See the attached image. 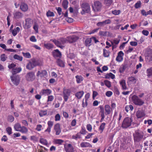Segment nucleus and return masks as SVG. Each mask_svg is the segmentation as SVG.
<instances>
[{
	"label": "nucleus",
	"instance_id": "nucleus-60",
	"mask_svg": "<svg viewBox=\"0 0 152 152\" xmlns=\"http://www.w3.org/2000/svg\"><path fill=\"white\" fill-rule=\"evenodd\" d=\"M47 114V112L45 111H41L39 113L40 116H42L44 115H45Z\"/></svg>",
	"mask_w": 152,
	"mask_h": 152
},
{
	"label": "nucleus",
	"instance_id": "nucleus-4",
	"mask_svg": "<svg viewBox=\"0 0 152 152\" xmlns=\"http://www.w3.org/2000/svg\"><path fill=\"white\" fill-rule=\"evenodd\" d=\"M37 65V62L35 59H32L27 64L26 68L27 69L31 70Z\"/></svg>",
	"mask_w": 152,
	"mask_h": 152
},
{
	"label": "nucleus",
	"instance_id": "nucleus-46",
	"mask_svg": "<svg viewBox=\"0 0 152 152\" xmlns=\"http://www.w3.org/2000/svg\"><path fill=\"white\" fill-rule=\"evenodd\" d=\"M104 26L107 24H109L111 22V20L110 19L106 20L104 21H102Z\"/></svg>",
	"mask_w": 152,
	"mask_h": 152
},
{
	"label": "nucleus",
	"instance_id": "nucleus-53",
	"mask_svg": "<svg viewBox=\"0 0 152 152\" xmlns=\"http://www.w3.org/2000/svg\"><path fill=\"white\" fill-rule=\"evenodd\" d=\"M107 33V31H100L99 32V35L100 36H105L106 35Z\"/></svg>",
	"mask_w": 152,
	"mask_h": 152
},
{
	"label": "nucleus",
	"instance_id": "nucleus-54",
	"mask_svg": "<svg viewBox=\"0 0 152 152\" xmlns=\"http://www.w3.org/2000/svg\"><path fill=\"white\" fill-rule=\"evenodd\" d=\"M47 15L48 17H52L54 16V14L53 12L48 11L47 13Z\"/></svg>",
	"mask_w": 152,
	"mask_h": 152
},
{
	"label": "nucleus",
	"instance_id": "nucleus-10",
	"mask_svg": "<svg viewBox=\"0 0 152 152\" xmlns=\"http://www.w3.org/2000/svg\"><path fill=\"white\" fill-rule=\"evenodd\" d=\"M79 39L78 36L76 35H72L68 37L66 39L67 41L70 43L76 42Z\"/></svg>",
	"mask_w": 152,
	"mask_h": 152
},
{
	"label": "nucleus",
	"instance_id": "nucleus-62",
	"mask_svg": "<svg viewBox=\"0 0 152 152\" xmlns=\"http://www.w3.org/2000/svg\"><path fill=\"white\" fill-rule=\"evenodd\" d=\"M56 9L59 15H60L61 14V8L60 7H56Z\"/></svg>",
	"mask_w": 152,
	"mask_h": 152
},
{
	"label": "nucleus",
	"instance_id": "nucleus-20",
	"mask_svg": "<svg viewBox=\"0 0 152 152\" xmlns=\"http://www.w3.org/2000/svg\"><path fill=\"white\" fill-rule=\"evenodd\" d=\"M22 69L20 67H15L14 69H13L11 72L12 75H15L17 73L20 72L21 71Z\"/></svg>",
	"mask_w": 152,
	"mask_h": 152
},
{
	"label": "nucleus",
	"instance_id": "nucleus-6",
	"mask_svg": "<svg viewBox=\"0 0 152 152\" xmlns=\"http://www.w3.org/2000/svg\"><path fill=\"white\" fill-rule=\"evenodd\" d=\"M93 10L94 11H99L101 9L102 5V3L99 1H96L94 2L92 6Z\"/></svg>",
	"mask_w": 152,
	"mask_h": 152
},
{
	"label": "nucleus",
	"instance_id": "nucleus-30",
	"mask_svg": "<svg viewBox=\"0 0 152 152\" xmlns=\"http://www.w3.org/2000/svg\"><path fill=\"white\" fill-rule=\"evenodd\" d=\"M112 3V0H104V4L107 6H110Z\"/></svg>",
	"mask_w": 152,
	"mask_h": 152
},
{
	"label": "nucleus",
	"instance_id": "nucleus-15",
	"mask_svg": "<svg viewBox=\"0 0 152 152\" xmlns=\"http://www.w3.org/2000/svg\"><path fill=\"white\" fill-rule=\"evenodd\" d=\"M64 149L66 152H73L74 149L70 144H68L67 145H65Z\"/></svg>",
	"mask_w": 152,
	"mask_h": 152
},
{
	"label": "nucleus",
	"instance_id": "nucleus-50",
	"mask_svg": "<svg viewBox=\"0 0 152 152\" xmlns=\"http://www.w3.org/2000/svg\"><path fill=\"white\" fill-rule=\"evenodd\" d=\"M14 119V118L13 116L12 115H9L8 116V120L10 122H13Z\"/></svg>",
	"mask_w": 152,
	"mask_h": 152
},
{
	"label": "nucleus",
	"instance_id": "nucleus-42",
	"mask_svg": "<svg viewBox=\"0 0 152 152\" xmlns=\"http://www.w3.org/2000/svg\"><path fill=\"white\" fill-rule=\"evenodd\" d=\"M141 3L140 1H138L134 5V7L135 8L137 9L141 7Z\"/></svg>",
	"mask_w": 152,
	"mask_h": 152
},
{
	"label": "nucleus",
	"instance_id": "nucleus-41",
	"mask_svg": "<svg viewBox=\"0 0 152 152\" xmlns=\"http://www.w3.org/2000/svg\"><path fill=\"white\" fill-rule=\"evenodd\" d=\"M22 54L23 56L26 58H30L31 57L30 54L28 52L26 53L23 52Z\"/></svg>",
	"mask_w": 152,
	"mask_h": 152
},
{
	"label": "nucleus",
	"instance_id": "nucleus-18",
	"mask_svg": "<svg viewBox=\"0 0 152 152\" xmlns=\"http://www.w3.org/2000/svg\"><path fill=\"white\" fill-rule=\"evenodd\" d=\"M53 56L55 57H60L61 56V53L58 49L54 50L53 52Z\"/></svg>",
	"mask_w": 152,
	"mask_h": 152
},
{
	"label": "nucleus",
	"instance_id": "nucleus-21",
	"mask_svg": "<svg viewBox=\"0 0 152 152\" xmlns=\"http://www.w3.org/2000/svg\"><path fill=\"white\" fill-rule=\"evenodd\" d=\"M144 113L140 110H138L136 113L137 117L138 118H140L145 116Z\"/></svg>",
	"mask_w": 152,
	"mask_h": 152
},
{
	"label": "nucleus",
	"instance_id": "nucleus-59",
	"mask_svg": "<svg viewBox=\"0 0 152 152\" xmlns=\"http://www.w3.org/2000/svg\"><path fill=\"white\" fill-rule=\"evenodd\" d=\"M113 93L112 91H107L106 93V95L108 97H110L112 94Z\"/></svg>",
	"mask_w": 152,
	"mask_h": 152
},
{
	"label": "nucleus",
	"instance_id": "nucleus-57",
	"mask_svg": "<svg viewBox=\"0 0 152 152\" xmlns=\"http://www.w3.org/2000/svg\"><path fill=\"white\" fill-rule=\"evenodd\" d=\"M60 116L59 114L56 115L55 116V120L56 121H58L60 120Z\"/></svg>",
	"mask_w": 152,
	"mask_h": 152
},
{
	"label": "nucleus",
	"instance_id": "nucleus-56",
	"mask_svg": "<svg viewBox=\"0 0 152 152\" xmlns=\"http://www.w3.org/2000/svg\"><path fill=\"white\" fill-rule=\"evenodd\" d=\"M54 99V97L52 95L49 96L48 97L47 102L52 101Z\"/></svg>",
	"mask_w": 152,
	"mask_h": 152
},
{
	"label": "nucleus",
	"instance_id": "nucleus-9",
	"mask_svg": "<svg viewBox=\"0 0 152 152\" xmlns=\"http://www.w3.org/2000/svg\"><path fill=\"white\" fill-rule=\"evenodd\" d=\"M13 83L16 86L18 85L20 81V78L19 76L17 75H12L10 77Z\"/></svg>",
	"mask_w": 152,
	"mask_h": 152
},
{
	"label": "nucleus",
	"instance_id": "nucleus-51",
	"mask_svg": "<svg viewBox=\"0 0 152 152\" xmlns=\"http://www.w3.org/2000/svg\"><path fill=\"white\" fill-rule=\"evenodd\" d=\"M16 64L14 63H12L10 64H9L8 66V68L10 69H14L16 66Z\"/></svg>",
	"mask_w": 152,
	"mask_h": 152
},
{
	"label": "nucleus",
	"instance_id": "nucleus-24",
	"mask_svg": "<svg viewBox=\"0 0 152 152\" xmlns=\"http://www.w3.org/2000/svg\"><path fill=\"white\" fill-rule=\"evenodd\" d=\"M80 145L82 148L91 147V145L88 142H82L80 144Z\"/></svg>",
	"mask_w": 152,
	"mask_h": 152
},
{
	"label": "nucleus",
	"instance_id": "nucleus-45",
	"mask_svg": "<svg viewBox=\"0 0 152 152\" xmlns=\"http://www.w3.org/2000/svg\"><path fill=\"white\" fill-rule=\"evenodd\" d=\"M72 138L75 139H77V138H81V134L80 133H77L75 135H73Z\"/></svg>",
	"mask_w": 152,
	"mask_h": 152
},
{
	"label": "nucleus",
	"instance_id": "nucleus-64",
	"mask_svg": "<svg viewBox=\"0 0 152 152\" xmlns=\"http://www.w3.org/2000/svg\"><path fill=\"white\" fill-rule=\"evenodd\" d=\"M123 59V58H121V57H119L118 56H117L116 58V60L118 62H121V61Z\"/></svg>",
	"mask_w": 152,
	"mask_h": 152
},
{
	"label": "nucleus",
	"instance_id": "nucleus-17",
	"mask_svg": "<svg viewBox=\"0 0 152 152\" xmlns=\"http://www.w3.org/2000/svg\"><path fill=\"white\" fill-rule=\"evenodd\" d=\"M20 8L22 11L26 12L28 10V6L26 3H21L20 6Z\"/></svg>",
	"mask_w": 152,
	"mask_h": 152
},
{
	"label": "nucleus",
	"instance_id": "nucleus-44",
	"mask_svg": "<svg viewBox=\"0 0 152 152\" xmlns=\"http://www.w3.org/2000/svg\"><path fill=\"white\" fill-rule=\"evenodd\" d=\"M54 142L56 144L61 145L64 142V141L61 139H56L54 140Z\"/></svg>",
	"mask_w": 152,
	"mask_h": 152
},
{
	"label": "nucleus",
	"instance_id": "nucleus-11",
	"mask_svg": "<svg viewBox=\"0 0 152 152\" xmlns=\"http://www.w3.org/2000/svg\"><path fill=\"white\" fill-rule=\"evenodd\" d=\"M70 90L68 89H64L63 92L64 98V101L66 102L70 96Z\"/></svg>",
	"mask_w": 152,
	"mask_h": 152
},
{
	"label": "nucleus",
	"instance_id": "nucleus-37",
	"mask_svg": "<svg viewBox=\"0 0 152 152\" xmlns=\"http://www.w3.org/2000/svg\"><path fill=\"white\" fill-rule=\"evenodd\" d=\"M45 47L47 49H50L53 48V45L50 43H47L44 44Z\"/></svg>",
	"mask_w": 152,
	"mask_h": 152
},
{
	"label": "nucleus",
	"instance_id": "nucleus-27",
	"mask_svg": "<svg viewBox=\"0 0 152 152\" xmlns=\"http://www.w3.org/2000/svg\"><path fill=\"white\" fill-rule=\"evenodd\" d=\"M110 52L105 49H103V55L104 57H108L110 56Z\"/></svg>",
	"mask_w": 152,
	"mask_h": 152
},
{
	"label": "nucleus",
	"instance_id": "nucleus-48",
	"mask_svg": "<svg viewBox=\"0 0 152 152\" xmlns=\"http://www.w3.org/2000/svg\"><path fill=\"white\" fill-rule=\"evenodd\" d=\"M6 131L9 135H10L12 133V129L11 127H8L6 128Z\"/></svg>",
	"mask_w": 152,
	"mask_h": 152
},
{
	"label": "nucleus",
	"instance_id": "nucleus-26",
	"mask_svg": "<svg viewBox=\"0 0 152 152\" xmlns=\"http://www.w3.org/2000/svg\"><path fill=\"white\" fill-rule=\"evenodd\" d=\"M111 77L112 79H113L115 78V75L111 72L105 75V78L108 79Z\"/></svg>",
	"mask_w": 152,
	"mask_h": 152
},
{
	"label": "nucleus",
	"instance_id": "nucleus-29",
	"mask_svg": "<svg viewBox=\"0 0 152 152\" xmlns=\"http://www.w3.org/2000/svg\"><path fill=\"white\" fill-rule=\"evenodd\" d=\"M57 64L59 66L62 67L64 66V62L61 60L58 59L57 61Z\"/></svg>",
	"mask_w": 152,
	"mask_h": 152
},
{
	"label": "nucleus",
	"instance_id": "nucleus-28",
	"mask_svg": "<svg viewBox=\"0 0 152 152\" xmlns=\"http://www.w3.org/2000/svg\"><path fill=\"white\" fill-rule=\"evenodd\" d=\"M28 130L27 128L24 126H22L19 132L23 133H26L28 132Z\"/></svg>",
	"mask_w": 152,
	"mask_h": 152
},
{
	"label": "nucleus",
	"instance_id": "nucleus-58",
	"mask_svg": "<svg viewBox=\"0 0 152 152\" xmlns=\"http://www.w3.org/2000/svg\"><path fill=\"white\" fill-rule=\"evenodd\" d=\"M86 128L87 129L89 132H91L92 129V126L90 124H88L87 125Z\"/></svg>",
	"mask_w": 152,
	"mask_h": 152
},
{
	"label": "nucleus",
	"instance_id": "nucleus-2",
	"mask_svg": "<svg viewBox=\"0 0 152 152\" xmlns=\"http://www.w3.org/2000/svg\"><path fill=\"white\" fill-rule=\"evenodd\" d=\"M57 47L63 49L64 46L62 45L64 44L67 41V40L63 38H61L56 40V39H51Z\"/></svg>",
	"mask_w": 152,
	"mask_h": 152
},
{
	"label": "nucleus",
	"instance_id": "nucleus-12",
	"mask_svg": "<svg viewBox=\"0 0 152 152\" xmlns=\"http://www.w3.org/2000/svg\"><path fill=\"white\" fill-rule=\"evenodd\" d=\"M32 24L31 20L29 18H27L25 20V23L23 25V27L25 29L31 27Z\"/></svg>",
	"mask_w": 152,
	"mask_h": 152
},
{
	"label": "nucleus",
	"instance_id": "nucleus-52",
	"mask_svg": "<svg viewBox=\"0 0 152 152\" xmlns=\"http://www.w3.org/2000/svg\"><path fill=\"white\" fill-rule=\"evenodd\" d=\"M112 13L114 15H118L121 12L120 10H115L112 11Z\"/></svg>",
	"mask_w": 152,
	"mask_h": 152
},
{
	"label": "nucleus",
	"instance_id": "nucleus-19",
	"mask_svg": "<svg viewBox=\"0 0 152 152\" xmlns=\"http://www.w3.org/2000/svg\"><path fill=\"white\" fill-rule=\"evenodd\" d=\"M51 93V91L49 89H43L40 92L41 95H48Z\"/></svg>",
	"mask_w": 152,
	"mask_h": 152
},
{
	"label": "nucleus",
	"instance_id": "nucleus-22",
	"mask_svg": "<svg viewBox=\"0 0 152 152\" xmlns=\"http://www.w3.org/2000/svg\"><path fill=\"white\" fill-rule=\"evenodd\" d=\"M120 84L123 90H126L127 87L126 86V83L125 80H122L120 82Z\"/></svg>",
	"mask_w": 152,
	"mask_h": 152
},
{
	"label": "nucleus",
	"instance_id": "nucleus-5",
	"mask_svg": "<svg viewBox=\"0 0 152 152\" xmlns=\"http://www.w3.org/2000/svg\"><path fill=\"white\" fill-rule=\"evenodd\" d=\"M132 120L129 117H126L124 120L122 125V127L123 128H126L129 126L131 124Z\"/></svg>",
	"mask_w": 152,
	"mask_h": 152
},
{
	"label": "nucleus",
	"instance_id": "nucleus-39",
	"mask_svg": "<svg viewBox=\"0 0 152 152\" xmlns=\"http://www.w3.org/2000/svg\"><path fill=\"white\" fill-rule=\"evenodd\" d=\"M91 41V38L87 39L85 41V44L86 46H90L91 45L90 43Z\"/></svg>",
	"mask_w": 152,
	"mask_h": 152
},
{
	"label": "nucleus",
	"instance_id": "nucleus-32",
	"mask_svg": "<svg viewBox=\"0 0 152 152\" xmlns=\"http://www.w3.org/2000/svg\"><path fill=\"white\" fill-rule=\"evenodd\" d=\"M100 108V111L99 112V114L100 115H105V113L104 112V109L102 105H100L99 106Z\"/></svg>",
	"mask_w": 152,
	"mask_h": 152
},
{
	"label": "nucleus",
	"instance_id": "nucleus-61",
	"mask_svg": "<svg viewBox=\"0 0 152 152\" xmlns=\"http://www.w3.org/2000/svg\"><path fill=\"white\" fill-rule=\"evenodd\" d=\"M96 25L99 27H102L104 26L102 21L98 22L97 23Z\"/></svg>",
	"mask_w": 152,
	"mask_h": 152
},
{
	"label": "nucleus",
	"instance_id": "nucleus-47",
	"mask_svg": "<svg viewBox=\"0 0 152 152\" xmlns=\"http://www.w3.org/2000/svg\"><path fill=\"white\" fill-rule=\"evenodd\" d=\"M129 80L133 83H135L136 82V80L134 77H131L128 78Z\"/></svg>",
	"mask_w": 152,
	"mask_h": 152
},
{
	"label": "nucleus",
	"instance_id": "nucleus-31",
	"mask_svg": "<svg viewBox=\"0 0 152 152\" xmlns=\"http://www.w3.org/2000/svg\"><path fill=\"white\" fill-rule=\"evenodd\" d=\"M126 111L128 112L129 110L132 111L134 109V107L132 105H130L126 106L125 108Z\"/></svg>",
	"mask_w": 152,
	"mask_h": 152
},
{
	"label": "nucleus",
	"instance_id": "nucleus-3",
	"mask_svg": "<svg viewBox=\"0 0 152 152\" xmlns=\"http://www.w3.org/2000/svg\"><path fill=\"white\" fill-rule=\"evenodd\" d=\"M82 10V11L81 12L82 14L85 13H88L90 12V8L88 3L86 2H83L81 5Z\"/></svg>",
	"mask_w": 152,
	"mask_h": 152
},
{
	"label": "nucleus",
	"instance_id": "nucleus-34",
	"mask_svg": "<svg viewBox=\"0 0 152 152\" xmlns=\"http://www.w3.org/2000/svg\"><path fill=\"white\" fill-rule=\"evenodd\" d=\"M68 2L66 0L63 1L62 3V6L65 9H66L68 7Z\"/></svg>",
	"mask_w": 152,
	"mask_h": 152
},
{
	"label": "nucleus",
	"instance_id": "nucleus-25",
	"mask_svg": "<svg viewBox=\"0 0 152 152\" xmlns=\"http://www.w3.org/2000/svg\"><path fill=\"white\" fill-rule=\"evenodd\" d=\"M22 126L19 123H16L14 126V128L15 131H19Z\"/></svg>",
	"mask_w": 152,
	"mask_h": 152
},
{
	"label": "nucleus",
	"instance_id": "nucleus-8",
	"mask_svg": "<svg viewBox=\"0 0 152 152\" xmlns=\"http://www.w3.org/2000/svg\"><path fill=\"white\" fill-rule=\"evenodd\" d=\"M26 78L27 81H33L35 79L34 73L32 72L28 73L26 76Z\"/></svg>",
	"mask_w": 152,
	"mask_h": 152
},
{
	"label": "nucleus",
	"instance_id": "nucleus-33",
	"mask_svg": "<svg viewBox=\"0 0 152 152\" xmlns=\"http://www.w3.org/2000/svg\"><path fill=\"white\" fill-rule=\"evenodd\" d=\"M147 76L149 77L152 75V67L146 70Z\"/></svg>",
	"mask_w": 152,
	"mask_h": 152
},
{
	"label": "nucleus",
	"instance_id": "nucleus-49",
	"mask_svg": "<svg viewBox=\"0 0 152 152\" xmlns=\"http://www.w3.org/2000/svg\"><path fill=\"white\" fill-rule=\"evenodd\" d=\"M104 83L105 85L108 88H110L111 87L110 82L109 81L105 80L104 81Z\"/></svg>",
	"mask_w": 152,
	"mask_h": 152
},
{
	"label": "nucleus",
	"instance_id": "nucleus-14",
	"mask_svg": "<svg viewBox=\"0 0 152 152\" xmlns=\"http://www.w3.org/2000/svg\"><path fill=\"white\" fill-rule=\"evenodd\" d=\"M105 111V114L106 115H108L112 113L113 110L112 108L108 105H106L104 107Z\"/></svg>",
	"mask_w": 152,
	"mask_h": 152
},
{
	"label": "nucleus",
	"instance_id": "nucleus-35",
	"mask_svg": "<svg viewBox=\"0 0 152 152\" xmlns=\"http://www.w3.org/2000/svg\"><path fill=\"white\" fill-rule=\"evenodd\" d=\"M13 58L15 59H17L20 61L23 60V57L21 56H19L17 54H15Z\"/></svg>",
	"mask_w": 152,
	"mask_h": 152
},
{
	"label": "nucleus",
	"instance_id": "nucleus-63",
	"mask_svg": "<svg viewBox=\"0 0 152 152\" xmlns=\"http://www.w3.org/2000/svg\"><path fill=\"white\" fill-rule=\"evenodd\" d=\"M30 40L32 42H36L37 40L34 36H32L30 38Z\"/></svg>",
	"mask_w": 152,
	"mask_h": 152
},
{
	"label": "nucleus",
	"instance_id": "nucleus-36",
	"mask_svg": "<svg viewBox=\"0 0 152 152\" xmlns=\"http://www.w3.org/2000/svg\"><path fill=\"white\" fill-rule=\"evenodd\" d=\"M106 125V124L105 123H102L101 125H100L99 128V130L101 131V133H102L105 128V126Z\"/></svg>",
	"mask_w": 152,
	"mask_h": 152
},
{
	"label": "nucleus",
	"instance_id": "nucleus-16",
	"mask_svg": "<svg viewBox=\"0 0 152 152\" xmlns=\"http://www.w3.org/2000/svg\"><path fill=\"white\" fill-rule=\"evenodd\" d=\"M54 129L56 132V134L58 135L61 132L60 125L59 124H56L54 126Z\"/></svg>",
	"mask_w": 152,
	"mask_h": 152
},
{
	"label": "nucleus",
	"instance_id": "nucleus-43",
	"mask_svg": "<svg viewBox=\"0 0 152 152\" xmlns=\"http://www.w3.org/2000/svg\"><path fill=\"white\" fill-rule=\"evenodd\" d=\"M47 74V72L46 70H43L41 72L39 71V75H40L41 77Z\"/></svg>",
	"mask_w": 152,
	"mask_h": 152
},
{
	"label": "nucleus",
	"instance_id": "nucleus-23",
	"mask_svg": "<svg viewBox=\"0 0 152 152\" xmlns=\"http://www.w3.org/2000/svg\"><path fill=\"white\" fill-rule=\"evenodd\" d=\"M84 94L83 91H81L77 92L75 94V96L78 99H80L83 96Z\"/></svg>",
	"mask_w": 152,
	"mask_h": 152
},
{
	"label": "nucleus",
	"instance_id": "nucleus-55",
	"mask_svg": "<svg viewBox=\"0 0 152 152\" xmlns=\"http://www.w3.org/2000/svg\"><path fill=\"white\" fill-rule=\"evenodd\" d=\"M7 58V57L4 54H2L1 56V60L3 61H5L6 60Z\"/></svg>",
	"mask_w": 152,
	"mask_h": 152
},
{
	"label": "nucleus",
	"instance_id": "nucleus-7",
	"mask_svg": "<svg viewBox=\"0 0 152 152\" xmlns=\"http://www.w3.org/2000/svg\"><path fill=\"white\" fill-rule=\"evenodd\" d=\"M132 100L133 102L136 105L141 106L144 103L143 101L135 95H134L132 96Z\"/></svg>",
	"mask_w": 152,
	"mask_h": 152
},
{
	"label": "nucleus",
	"instance_id": "nucleus-1",
	"mask_svg": "<svg viewBox=\"0 0 152 152\" xmlns=\"http://www.w3.org/2000/svg\"><path fill=\"white\" fill-rule=\"evenodd\" d=\"M144 133L139 129L135 131L133 134L134 141L135 143L140 142L143 138Z\"/></svg>",
	"mask_w": 152,
	"mask_h": 152
},
{
	"label": "nucleus",
	"instance_id": "nucleus-38",
	"mask_svg": "<svg viewBox=\"0 0 152 152\" xmlns=\"http://www.w3.org/2000/svg\"><path fill=\"white\" fill-rule=\"evenodd\" d=\"M39 142L43 145H47L48 144L47 141L44 138H41Z\"/></svg>",
	"mask_w": 152,
	"mask_h": 152
},
{
	"label": "nucleus",
	"instance_id": "nucleus-40",
	"mask_svg": "<svg viewBox=\"0 0 152 152\" xmlns=\"http://www.w3.org/2000/svg\"><path fill=\"white\" fill-rule=\"evenodd\" d=\"M76 78V81L77 83H80L81 81L83 80L82 79V77L81 76L77 75L75 76Z\"/></svg>",
	"mask_w": 152,
	"mask_h": 152
},
{
	"label": "nucleus",
	"instance_id": "nucleus-13",
	"mask_svg": "<svg viewBox=\"0 0 152 152\" xmlns=\"http://www.w3.org/2000/svg\"><path fill=\"white\" fill-rule=\"evenodd\" d=\"M13 15V18L15 19L22 18L23 15V13L18 11H15Z\"/></svg>",
	"mask_w": 152,
	"mask_h": 152
}]
</instances>
